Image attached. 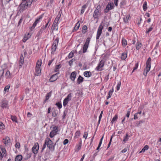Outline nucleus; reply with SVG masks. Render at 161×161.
I'll return each instance as SVG.
<instances>
[{"label":"nucleus","instance_id":"nucleus-1","mask_svg":"<svg viewBox=\"0 0 161 161\" xmlns=\"http://www.w3.org/2000/svg\"><path fill=\"white\" fill-rule=\"evenodd\" d=\"M46 145L50 150L52 149L53 146V142L48 137H47L45 139L44 143L42 148V151L46 148Z\"/></svg>","mask_w":161,"mask_h":161},{"label":"nucleus","instance_id":"nucleus-2","mask_svg":"<svg viewBox=\"0 0 161 161\" xmlns=\"http://www.w3.org/2000/svg\"><path fill=\"white\" fill-rule=\"evenodd\" d=\"M42 64V61H37L35 73V75L36 76H39L41 75V69L40 67Z\"/></svg>","mask_w":161,"mask_h":161},{"label":"nucleus","instance_id":"nucleus-3","mask_svg":"<svg viewBox=\"0 0 161 161\" xmlns=\"http://www.w3.org/2000/svg\"><path fill=\"white\" fill-rule=\"evenodd\" d=\"M52 128V129L49 134V136L50 138H52L57 135L58 132V127L56 126H51L50 128Z\"/></svg>","mask_w":161,"mask_h":161},{"label":"nucleus","instance_id":"nucleus-4","mask_svg":"<svg viewBox=\"0 0 161 161\" xmlns=\"http://www.w3.org/2000/svg\"><path fill=\"white\" fill-rule=\"evenodd\" d=\"M151 67V61H147L146 63V67L144 69L143 75L145 76H146L148 72L150 71Z\"/></svg>","mask_w":161,"mask_h":161},{"label":"nucleus","instance_id":"nucleus-5","mask_svg":"<svg viewBox=\"0 0 161 161\" xmlns=\"http://www.w3.org/2000/svg\"><path fill=\"white\" fill-rule=\"evenodd\" d=\"M27 8L25 2H23L18 7V10L20 13L23 12Z\"/></svg>","mask_w":161,"mask_h":161},{"label":"nucleus","instance_id":"nucleus-6","mask_svg":"<svg viewBox=\"0 0 161 161\" xmlns=\"http://www.w3.org/2000/svg\"><path fill=\"white\" fill-rule=\"evenodd\" d=\"M58 38H57L53 42L52 47V53H54L55 51L56 48H57L58 44Z\"/></svg>","mask_w":161,"mask_h":161},{"label":"nucleus","instance_id":"nucleus-7","mask_svg":"<svg viewBox=\"0 0 161 161\" xmlns=\"http://www.w3.org/2000/svg\"><path fill=\"white\" fill-rule=\"evenodd\" d=\"M104 64V61H100L98 66L96 67V70L98 71H100L103 69V67Z\"/></svg>","mask_w":161,"mask_h":161},{"label":"nucleus","instance_id":"nucleus-8","mask_svg":"<svg viewBox=\"0 0 161 161\" xmlns=\"http://www.w3.org/2000/svg\"><path fill=\"white\" fill-rule=\"evenodd\" d=\"M90 41V38H87L83 47V53H85L86 52L88 46Z\"/></svg>","mask_w":161,"mask_h":161},{"label":"nucleus","instance_id":"nucleus-9","mask_svg":"<svg viewBox=\"0 0 161 161\" xmlns=\"http://www.w3.org/2000/svg\"><path fill=\"white\" fill-rule=\"evenodd\" d=\"M103 27L101 24L99 26L97 35V40H98L99 39L100 36L102 33V31L103 29Z\"/></svg>","mask_w":161,"mask_h":161},{"label":"nucleus","instance_id":"nucleus-10","mask_svg":"<svg viewBox=\"0 0 161 161\" xmlns=\"http://www.w3.org/2000/svg\"><path fill=\"white\" fill-rule=\"evenodd\" d=\"M39 148L38 143L36 142L34 146L32 148V151L35 154H36L38 153Z\"/></svg>","mask_w":161,"mask_h":161},{"label":"nucleus","instance_id":"nucleus-11","mask_svg":"<svg viewBox=\"0 0 161 161\" xmlns=\"http://www.w3.org/2000/svg\"><path fill=\"white\" fill-rule=\"evenodd\" d=\"M10 139L8 136H6L5 138L3 139V142L6 146H8L10 143Z\"/></svg>","mask_w":161,"mask_h":161},{"label":"nucleus","instance_id":"nucleus-12","mask_svg":"<svg viewBox=\"0 0 161 161\" xmlns=\"http://www.w3.org/2000/svg\"><path fill=\"white\" fill-rule=\"evenodd\" d=\"M77 73L75 71L72 72L70 76V79L73 82H75V80L76 78Z\"/></svg>","mask_w":161,"mask_h":161},{"label":"nucleus","instance_id":"nucleus-13","mask_svg":"<svg viewBox=\"0 0 161 161\" xmlns=\"http://www.w3.org/2000/svg\"><path fill=\"white\" fill-rule=\"evenodd\" d=\"M58 74H59V72L55 74L52 75L49 79V81L50 82H53L55 81L58 79L57 75Z\"/></svg>","mask_w":161,"mask_h":161},{"label":"nucleus","instance_id":"nucleus-14","mask_svg":"<svg viewBox=\"0 0 161 161\" xmlns=\"http://www.w3.org/2000/svg\"><path fill=\"white\" fill-rule=\"evenodd\" d=\"M2 107L3 108H8V102L6 100L3 101L2 102Z\"/></svg>","mask_w":161,"mask_h":161},{"label":"nucleus","instance_id":"nucleus-15","mask_svg":"<svg viewBox=\"0 0 161 161\" xmlns=\"http://www.w3.org/2000/svg\"><path fill=\"white\" fill-rule=\"evenodd\" d=\"M114 5L113 3H109L107 5L106 8L108 10H110L114 8Z\"/></svg>","mask_w":161,"mask_h":161},{"label":"nucleus","instance_id":"nucleus-16","mask_svg":"<svg viewBox=\"0 0 161 161\" xmlns=\"http://www.w3.org/2000/svg\"><path fill=\"white\" fill-rule=\"evenodd\" d=\"M52 91L49 92L46 94V99L44 101V103H46L47 101L50 97L52 95Z\"/></svg>","mask_w":161,"mask_h":161},{"label":"nucleus","instance_id":"nucleus-17","mask_svg":"<svg viewBox=\"0 0 161 161\" xmlns=\"http://www.w3.org/2000/svg\"><path fill=\"white\" fill-rule=\"evenodd\" d=\"M84 75L86 77H91L92 74L90 71H86L84 73Z\"/></svg>","mask_w":161,"mask_h":161},{"label":"nucleus","instance_id":"nucleus-18","mask_svg":"<svg viewBox=\"0 0 161 161\" xmlns=\"http://www.w3.org/2000/svg\"><path fill=\"white\" fill-rule=\"evenodd\" d=\"M159 51L158 50L156 51L155 49H154L152 52V54L153 55H155L156 57H158L159 55Z\"/></svg>","mask_w":161,"mask_h":161},{"label":"nucleus","instance_id":"nucleus-19","mask_svg":"<svg viewBox=\"0 0 161 161\" xmlns=\"http://www.w3.org/2000/svg\"><path fill=\"white\" fill-rule=\"evenodd\" d=\"M83 78L80 75H79L77 80V83L78 84H80L83 81Z\"/></svg>","mask_w":161,"mask_h":161},{"label":"nucleus","instance_id":"nucleus-20","mask_svg":"<svg viewBox=\"0 0 161 161\" xmlns=\"http://www.w3.org/2000/svg\"><path fill=\"white\" fill-rule=\"evenodd\" d=\"M113 92L114 88L113 87L111 90H109L108 93V96L107 97V99H108L109 98H110L111 97Z\"/></svg>","mask_w":161,"mask_h":161},{"label":"nucleus","instance_id":"nucleus-21","mask_svg":"<svg viewBox=\"0 0 161 161\" xmlns=\"http://www.w3.org/2000/svg\"><path fill=\"white\" fill-rule=\"evenodd\" d=\"M62 65L61 64L56 65L55 66L54 71L55 72H58L59 69L61 67Z\"/></svg>","mask_w":161,"mask_h":161},{"label":"nucleus","instance_id":"nucleus-22","mask_svg":"<svg viewBox=\"0 0 161 161\" xmlns=\"http://www.w3.org/2000/svg\"><path fill=\"white\" fill-rule=\"evenodd\" d=\"M149 149V146L147 145H146L142 149L141 151L139 152V153H144V152L146 151L147 150Z\"/></svg>","mask_w":161,"mask_h":161},{"label":"nucleus","instance_id":"nucleus-23","mask_svg":"<svg viewBox=\"0 0 161 161\" xmlns=\"http://www.w3.org/2000/svg\"><path fill=\"white\" fill-rule=\"evenodd\" d=\"M79 21H78L77 23L76 24L75 26L74 29L73 30V32H74L76 31L77 30L80 26V23H79Z\"/></svg>","mask_w":161,"mask_h":161},{"label":"nucleus","instance_id":"nucleus-24","mask_svg":"<svg viewBox=\"0 0 161 161\" xmlns=\"http://www.w3.org/2000/svg\"><path fill=\"white\" fill-rule=\"evenodd\" d=\"M99 13V11H97V10H95L93 15V17L94 18H97Z\"/></svg>","mask_w":161,"mask_h":161},{"label":"nucleus","instance_id":"nucleus-25","mask_svg":"<svg viewBox=\"0 0 161 161\" xmlns=\"http://www.w3.org/2000/svg\"><path fill=\"white\" fill-rule=\"evenodd\" d=\"M22 159V156L21 155H17L15 158V161H20Z\"/></svg>","mask_w":161,"mask_h":161},{"label":"nucleus","instance_id":"nucleus-26","mask_svg":"<svg viewBox=\"0 0 161 161\" xmlns=\"http://www.w3.org/2000/svg\"><path fill=\"white\" fill-rule=\"evenodd\" d=\"M80 130H77L75 133V138H78L80 136Z\"/></svg>","mask_w":161,"mask_h":161},{"label":"nucleus","instance_id":"nucleus-27","mask_svg":"<svg viewBox=\"0 0 161 161\" xmlns=\"http://www.w3.org/2000/svg\"><path fill=\"white\" fill-rule=\"evenodd\" d=\"M2 152V154L3 157H6L7 155L6 151L5 148H1Z\"/></svg>","mask_w":161,"mask_h":161},{"label":"nucleus","instance_id":"nucleus-28","mask_svg":"<svg viewBox=\"0 0 161 161\" xmlns=\"http://www.w3.org/2000/svg\"><path fill=\"white\" fill-rule=\"evenodd\" d=\"M10 85H8L6 86L4 89V93H6V92H8L9 89L10 87Z\"/></svg>","mask_w":161,"mask_h":161},{"label":"nucleus","instance_id":"nucleus-29","mask_svg":"<svg viewBox=\"0 0 161 161\" xmlns=\"http://www.w3.org/2000/svg\"><path fill=\"white\" fill-rule=\"evenodd\" d=\"M127 57V53H123L121 55V58L122 60H125Z\"/></svg>","mask_w":161,"mask_h":161},{"label":"nucleus","instance_id":"nucleus-30","mask_svg":"<svg viewBox=\"0 0 161 161\" xmlns=\"http://www.w3.org/2000/svg\"><path fill=\"white\" fill-rule=\"evenodd\" d=\"M81 144L80 143L78 144L75 147L76 151H78L81 148Z\"/></svg>","mask_w":161,"mask_h":161},{"label":"nucleus","instance_id":"nucleus-31","mask_svg":"<svg viewBox=\"0 0 161 161\" xmlns=\"http://www.w3.org/2000/svg\"><path fill=\"white\" fill-rule=\"evenodd\" d=\"M76 51H73L71 52L68 55V57L69 58H71L73 56L74 53H76Z\"/></svg>","mask_w":161,"mask_h":161},{"label":"nucleus","instance_id":"nucleus-32","mask_svg":"<svg viewBox=\"0 0 161 161\" xmlns=\"http://www.w3.org/2000/svg\"><path fill=\"white\" fill-rule=\"evenodd\" d=\"M142 43L139 42H137L136 44V49L139 50L141 47Z\"/></svg>","mask_w":161,"mask_h":161},{"label":"nucleus","instance_id":"nucleus-33","mask_svg":"<svg viewBox=\"0 0 161 161\" xmlns=\"http://www.w3.org/2000/svg\"><path fill=\"white\" fill-rule=\"evenodd\" d=\"M57 23L53 22L52 27H53V29L57 30L58 29V24Z\"/></svg>","mask_w":161,"mask_h":161},{"label":"nucleus","instance_id":"nucleus-34","mask_svg":"<svg viewBox=\"0 0 161 161\" xmlns=\"http://www.w3.org/2000/svg\"><path fill=\"white\" fill-rule=\"evenodd\" d=\"M130 17V15H128L124 18V20L125 23L127 22L128 20L129 19Z\"/></svg>","mask_w":161,"mask_h":161},{"label":"nucleus","instance_id":"nucleus-35","mask_svg":"<svg viewBox=\"0 0 161 161\" xmlns=\"http://www.w3.org/2000/svg\"><path fill=\"white\" fill-rule=\"evenodd\" d=\"M72 94L71 93H69L67 97L65 98V99H66L67 100L69 101L71 100L72 98Z\"/></svg>","mask_w":161,"mask_h":161},{"label":"nucleus","instance_id":"nucleus-36","mask_svg":"<svg viewBox=\"0 0 161 161\" xmlns=\"http://www.w3.org/2000/svg\"><path fill=\"white\" fill-rule=\"evenodd\" d=\"M33 0H30L29 1H27L26 2H25L26 6L27 7L29 6H30Z\"/></svg>","mask_w":161,"mask_h":161},{"label":"nucleus","instance_id":"nucleus-37","mask_svg":"<svg viewBox=\"0 0 161 161\" xmlns=\"http://www.w3.org/2000/svg\"><path fill=\"white\" fill-rule=\"evenodd\" d=\"M103 137L100 139L98 146L97 148V149H96L97 150H99L100 146H101V145L102 144V141H103Z\"/></svg>","mask_w":161,"mask_h":161},{"label":"nucleus","instance_id":"nucleus-38","mask_svg":"<svg viewBox=\"0 0 161 161\" xmlns=\"http://www.w3.org/2000/svg\"><path fill=\"white\" fill-rule=\"evenodd\" d=\"M61 17V14H59L56 17V18L54 22L55 23H58V21L59 20L60 17Z\"/></svg>","mask_w":161,"mask_h":161},{"label":"nucleus","instance_id":"nucleus-39","mask_svg":"<svg viewBox=\"0 0 161 161\" xmlns=\"http://www.w3.org/2000/svg\"><path fill=\"white\" fill-rule=\"evenodd\" d=\"M122 43L123 47H125L127 44V42L125 39L123 38L122 40Z\"/></svg>","mask_w":161,"mask_h":161},{"label":"nucleus","instance_id":"nucleus-40","mask_svg":"<svg viewBox=\"0 0 161 161\" xmlns=\"http://www.w3.org/2000/svg\"><path fill=\"white\" fill-rule=\"evenodd\" d=\"M11 119L13 121L17 123V118L15 116H11Z\"/></svg>","mask_w":161,"mask_h":161},{"label":"nucleus","instance_id":"nucleus-41","mask_svg":"<svg viewBox=\"0 0 161 161\" xmlns=\"http://www.w3.org/2000/svg\"><path fill=\"white\" fill-rule=\"evenodd\" d=\"M121 84V82L120 81H119L116 87V90L117 91H119V90Z\"/></svg>","mask_w":161,"mask_h":161},{"label":"nucleus","instance_id":"nucleus-42","mask_svg":"<svg viewBox=\"0 0 161 161\" xmlns=\"http://www.w3.org/2000/svg\"><path fill=\"white\" fill-rule=\"evenodd\" d=\"M5 129V126L3 123L0 121V129L4 130Z\"/></svg>","mask_w":161,"mask_h":161},{"label":"nucleus","instance_id":"nucleus-43","mask_svg":"<svg viewBox=\"0 0 161 161\" xmlns=\"http://www.w3.org/2000/svg\"><path fill=\"white\" fill-rule=\"evenodd\" d=\"M143 8L144 11H146L147 9V3L146 2H145L143 5Z\"/></svg>","mask_w":161,"mask_h":161},{"label":"nucleus","instance_id":"nucleus-44","mask_svg":"<svg viewBox=\"0 0 161 161\" xmlns=\"http://www.w3.org/2000/svg\"><path fill=\"white\" fill-rule=\"evenodd\" d=\"M118 119V115L117 114L115 115L111 121V122L113 123L114 121L117 120Z\"/></svg>","mask_w":161,"mask_h":161},{"label":"nucleus","instance_id":"nucleus-45","mask_svg":"<svg viewBox=\"0 0 161 161\" xmlns=\"http://www.w3.org/2000/svg\"><path fill=\"white\" fill-rule=\"evenodd\" d=\"M128 136H129L128 134H127L126 135V136H125V137L123 140V141L125 142H126L128 141Z\"/></svg>","mask_w":161,"mask_h":161},{"label":"nucleus","instance_id":"nucleus-46","mask_svg":"<svg viewBox=\"0 0 161 161\" xmlns=\"http://www.w3.org/2000/svg\"><path fill=\"white\" fill-rule=\"evenodd\" d=\"M56 105L57 106L59 109H60L62 107L61 103L59 102L56 103Z\"/></svg>","mask_w":161,"mask_h":161},{"label":"nucleus","instance_id":"nucleus-47","mask_svg":"<svg viewBox=\"0 0 161 161\" xmlns=\"http://www.w3.org/2000/svg\"><path fill=\"white\" fill-rule=\"evenodd\" d=\"M69 101L65 98L63 101V106L64 107L67 104Z\"/></svg>","mask_w":161,"mask_h":161},{"label":"nucleus","instance_id":"nucleus-48","mask_svg":"<svg viewBox=\"0 0 161 161\" xmlns=\"http://www.w3.org/2000/svg\"><path fill=\"white\" fill-rule=\"evenodd\" d=\"M153 25H152L150 27L148 30H147L146 32V33H148L150 32L153 29Z\"/></svg>","mask_w":161,"mask_h":161},{"label":"nucleus","instance_id":"nucleus-49","mask_svg":"<svg viewBox=\"0 0 161 161\" xmlns=\"http://www.w3.org/2000/svg\"><path fill=\"white\" fill-rule=\"evenodd\" d=\"M138 66V63H137L135 64V66L134 67V68H133V69L132 71V73L136 69H137Z\"/></svg>","mask_w":161,"mask_h":161},{"label":"nucleus","instance_id":"nucleus-50","mask_svg":"<svg viewBox=\"0 0 161 161\" xmlns=\"http://www.w3.org/2000/svg\"><path fill=\"white\" fill-rule=\"evenodd\" d=\"M7 78H9L10 77V73L9 70H7L5 74Z\"/></svg>","mask_w":161,"mask_h":161},{"label":"nucleus","instance_id":"nucleus-51","mask_svg":"<svg viewBox=\"0 0 161 161\" xmlns=\"http://www.w3.org/2000/svg\"><path fill=\"white\" fill-rule=\"evenodd\" d=\"M10 0H1V2L3 4L4 3V4L9 3Z\"/></svg>","mask_w":161,"mask_h":161},{"label":"nucleus","instance_id":"nucleus-52","mask_svg":"<svg viewBox=\"0 0 161 161\" xmlns=\"http://www.w3.org/2000/svg\"><path fill=\"white\" fill-rule=\"evenodd\" d=\"M88 136V133L87 132H85L84 133V135L83 136V138H85V139H86L87 137Z\"/></svg>","mask_w":161,"mask_h":161},{"label":"nucleus","instance_id":"nucleus-53","mask_svg":"<svg viewBox=\"0 0 161 161\" xmlns=\"http://www.w3.org/2000/svg\"><path fill=\"white\" fill-rule=\"evenodd\" d=\"M4 72L3 70H0V80H1L2 76L4 74Z\"/></svg>","mask_w":161,"mask_h":161},{"label":"nucleus","instance_id":"nucleus-54","mask_svg":"<svg viewBox=\"0 0 161 161\" xmlns=\"http://www.w3.org/2000/svg\"><path fill=\"white\" fill-rule=\"evenodd\" d=\"M43 30H40L38 32L37 36L38 37L40 35H41L42 33Z\"/></svg>","mask_w":161,"mask_h":161},{"label":"nucleus","instance_id":"nucleus-55","mask_svg":"<svg viewBox=\"0 0 161 161\" xmlns=\"http://www.w3.org/2000/svg\"><path fill=\"white\" fill-rule=\"evenodd\" d=\"M42 18V16L41 15L39 17L36 19L35 21L36 22L38 23L40 21V20Z\"/></svg>","mask_w":161,"mask_h":161},{"label":"nucleus","instance_id":"nucleus-56","mask_svg":"<svg viewBox=\"0 0 161 161\" xmlns=\"http://www.w3.org/2000/svg\"><path fill=\"white\" fill-rule=\"evenodd\" d=\"M15 147L16 148L19 149L20 147V144L19 142H17L16 143Z\"/></svg>","mask_w":161,"mask_h":161},{"label":"nucleus","instance_id":"nucleus-57","mask_svg":"<svg viewBox=\"0 0 161 161\" xmlns=\"http://www.w3.org/2000/svg\"><path fill=\"white\" fill-rule=\"evenodd\" d=\"M69 142V140L68 139H65L63 142V144L64 145H65Z\"/></svg>","mask_w":161,"mask_h":161},{"label":"nucleus","instance_id":"nucleus-58","mask_svg":"<svg viewBox=\"0 0 161 161\" xmlns=\"http://www.w3.org/2000/svg\"><path fill=\"white\" fill-rule=\"evenodd\" d=\"M112 138H113V136H112L111 137L109 142L107 148H109L110 147L111 142H112Z\"/></svg>","mask_w":161,"mask_h":161},{"label":"nucleus","instance_id":"nucleus-59","mask_svg":"<svg viewBox=\"0 0 161 161\" xmlns=\"http://www.w3.org/2000/svg\"><path fill=\"white\" fill-rule=\"evenodd\" d=\"M143 122V121L142 120H140L139 121L138 123H137V126H139L140 125V124L142 123Z\"/></svg>","mask_w":161,"mask_h":161},{"label":"nucleus","instance_id":"nucleus-60","mask_svg":"<svg viewBox=\"0 0 161 161\" xmlns=\"http://www.w3.org/2000/svg\"><path fill=\"white\" fill-rule=\"evenodd\" d=\"M24 61H19V68H21L22 67V65L24 64Z\"/></svg>","mask_w":161,"mask_h":161},{"label":"nucleus","instance_id":"nucleus-61","mask_svg":"<svg viewBox=\"0 0 161 161\" xmlns=\"http://www.w3.org/2000/svg\"><path fill=\"white\" fill-rule=\"evenodd\" d=\"M138 118V114L136 113L134 115V119H136Z\"/></svg>","mask_w":161,"mask_h":161},{"label":"nucleus","instance_id":"nucleus-62","mask_svg":"<svg viewBox=\"0 0 161 161\" xmlns=\"http://www.w3.org/2000/svg\"><path fill=\"white\" fill-rule=\"evenodd\" d=\"M100 8H101V6L100 5H99L97 7L95 10H97V11H98L100 12V11L101 10Z\"/></svg>","mask_w":161,"mask_h":161},{"label":"nucleus","instance_id":"nucleus-63","mask_svg":"<svg viewBox=\"0 0 161 161\" xmlns=\"http://www.w3.org/2000/svg\"><path fill=\"white\" fill-rule=\"evenodd\" d=\"M37 23L35 22L33 24L32 26L31 27V28L32 29L34 28H35V27L36 26Z\"/></svg>","mask_w":161,"mask_h":161},{"label":"nucleus","instance_id":"nucleus-64","mask_svg":"<svg viewBox=\"0 0 161 161\" xmlns=\"http://www.w3.org/2000/svg\"><path fill=\"white\" fill-rule=\"evenodd\" d=\"M130 110H129V109L127 111V113L126 114V116L128 118L129 117V116H130Z\"/></svg>","mask_w":161,"mask_h":161}]
</instances>
